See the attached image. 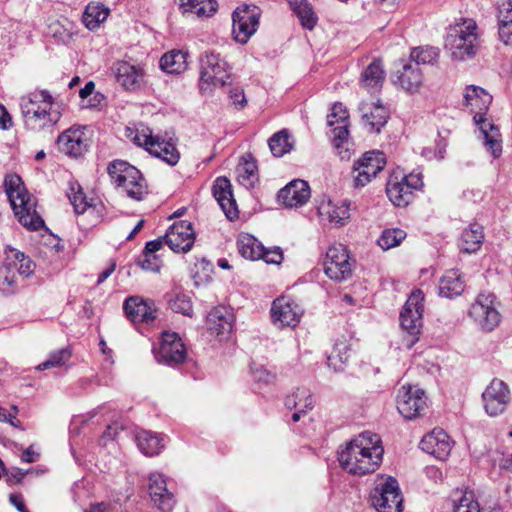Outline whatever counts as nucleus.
<instances>
[{
  "instance_id": "49",
  "label": "nucleus",
  "mask_w": 512,
  "mask_h": 512,
  "mask_svg": "<svg viewBox=\"0 0 512 512\" xmlns=\"http://www.w3.org/2000/svg\"><path fill=\"white\" fill-rule=\"evenodd\" d=\"M14 268L15 264L6 259L0 268V290L4 293H12L15 290L19 276L13 271Z\"/></svg>"
},
{
  "instance_id": "60",
  "label": "nucleus",
  "mask_w": 512,
  "mask_h": 512,
  "mask_svg": "<svg viewBox=\"0 0 512 512\" xmlns=\"http://www.w3.org/2000/svg\"><path fill=\"white\" fill-rule=\"evenodd\" d=\"M0 422H6L21 431L24 430L21 421L15 417V414H11L6 411L5 408L0 406Z\"/></svg>"
},
{
  "instance_id": "35",
  "label": "nucleus",
  "mask_w": 512,
  "mask_h": 512,
  "mask_svg": "<svg viewBox=\"0 0 512 512\" xmlns=\"http://www.w3.org/2000/svg\"><path fill=\"white\" fill-rule=\"evenodd\" d=\"M287 2L304 28L312 30L316 26L318 17L307 0H287Z\"/></svg>"
},
{
  "instance_id": "29",
  "label": "nucleus",
  "mask_w": 512,
  "mask_h": 512,
  "mask_svg": "<svg viewBox=\"0 0 512 512\" xmlns=\"http://www.w3.org/2000/svg\"><path fill=\"white\" fill-rule=\"evenodd\" d=\"M233 323L234 315L225 306L213 308L206 318L207 329L218 337L228 335L232 330Z\"/></svg>"
},
{
  "instance_id": "31",
  "label": "nucleus",
  "mask_w": 512,
  "mask_h": 512,
  "mask_svg": "<svg viewBox=\"0 0 512 512\" xmlns=\"http://www.w3.org/2000/svg\"><path fill=\"white\" fill-rule=\"evenodd\" d=\"M483 240V227L479 223L474 222L462 231L459 248L465 253H474L480 249Z\"/></svg>"
},
{
  "instance_id": "3",
  "label": "nucleus",
  "mask_w": 512,
  "mask_h": 512,
  "mask_svg": "<svg viewBox=\"0 0 512 512\" xmlns=\"http://www.w3.org/2000/svg\"><path fill=\"white\" fill-rule=\"evenodd\" d=\"M444 46L454 60L465 61L475 57L482 46V32L476 21L460 18L450 25Z\"/></svg>"
},
{
  "instance_id": "37",
  "label": "nucleus",
  "mask_w": 512,
  "mask_h": 512,
  "mask_svg": "<svg viewBox=\"0 0 512 512\" xmlns=\"http://www.w3.org/2000/svg\"><path fill=\"white\" fill-rule=\"evenodd\" d=\"M188 53L181 50H172L160 59V67L170 74H179L187 68Z\"/></svg>"
},
{
  "instance_id": "1",
  "label": "nucleus",
  "mask_w": 512,
  "mask_h": 512,
  "mask_svg": "<svg viewBox=\"0 0 512 512\" xmlns=\"http://www.w3.org/2000/svg\"><path fill=\"white\" fill-rule=\"evenodd\" d=\"M384 448L380 436L364 431L338 451L340 466L349 474L363 476L374 473L383 460Z\"/></svg>"
},
{
  "instance_id": "12",
  "label": "nucleus",
  "mask_w": 512,
  "mask_h": 512,
  "mask_svg": "<svg viewBox=\"0 0 512 512\" xmlns=\"http://www.w3.org/2000/svg\"><path fill=\"white\" fill-rule=\"evenodd\" d=\"M499 303L492 293H480L469 309V316L483 331H493L501 321Z\"/></svg>"
},
{
  "instance_id": "4",
  "label": "nucleus",
  "mask_w": 512,
  "mask_h": 512,
  "mask_svg": "<svg viewBox=\"0 0 512 512\" xmlns=\"http://www.w3.org/2000/svg\"><path fill=\"white\" fill-rule=\"evenodd\" d=\"M4 188L18 221L29 230L42 228L44 220L36 210V198L28 192L22 178L17 174L6 175Z\"/></svg>"
},
{
  "instance_id": "15",
  "label": "nucleus",
  "mask_w": 512,
  "mask_h": 512,
  "mask_svg": "<svg viewBox=\"0 0 512 512\" xmlns=\"http://www.w3.org/2000/svg\"><path fill=\"white\" fill-rule=\"evenodd\" d=\"M323 269L327 277L333 281L349 279L352 275V263L346 247L342 244L330 246L323 260Z\"/></svg>"
},
{
  "instance_id": "21",
  "label": "nucleus",
  "mask_w": 512,
  "mask_h": 512,
  "mask_svg": "<svg viewBox=\"0 0 512 512\" xmlns=\"http://www.w3.org/2000/svg\"><path fill=\"white\" fill-rule=\"evenodd\" d=\"M164 240L174 252L190 251L195 241V232L191 222L186 220L174 222L167 230Z\"/></svg>"
},
{
  "instance_id": "17",
  "label": "nucleus",
  "mask_w": 512,
  "mask_h": 512,
  "mask_svg": "<svg viewBox=\"0 0 512 512\" xmlns=\"http://www.w3.org/2000/svg\"><path fill=\"white\" fill-rule=\"evenodd\" d=\"M154 354L157 362L172 367L183 363L187 357L185 345L175 332H163Z\"/></svg>"
},
{
  "instance_id": "53",
  "label": "nucleus",
  "mask_w": 512,
  "mask_h": 512,
  "mask_svg": "<svg viewBox=\"0 0 512 512\" xmlns=\"http://www.w3.org/2000/svg\"><path fill=\"white\" fill-rule=\"evenodd\" d=\"M348 111L342 103H335L332 106L330 114L327 116V124L330 127L335 126L338 123H344L348 121Z\"/></svg>"
},
{
  "instance_id": "25",
  "label": "nucleus",
  "mask_w": 512,
  "mask_h": 512,
  "mask_svg": "<svg viewBox=\"0 0 512 512\" xmlns=\"http://www.w3.org/2000/svg\"><path fill=\"white\" fill-rule=\"evenodd\" d=\"M452 440L442 429H434L420 441V448L439 460H446L452 449Z\"/></svg>"
},
{
  "instance_id": "56",
  "label": "nucleus",
  "mask_w": 512,
  "mask_h": 512,
  "mask_svg": "<svg viewBox=\"0 0 512 512\" xmlns=\"http://www.w3.org/2000/svg\"><path fill=\"white\" fill-rule=\"evenodd\" d=\"M251 372H252V375H253V378L255 381L264 383V384L272 383L276 378V376L273 373L268 371L262 365L253 364L251 366Z\"/></svg>"
},
{
  "instance_id": "9",
  "label": "nucleus",
  "mask_w": 512,
  "mask_h": 512,
  "mask_svg": "<svg viewBox=\"0 0 512 512\" xmlns=\"http://www.w3.org/2000/svg\"><path fill=\"white\" fill-rule=\"evenodd\" d=\"M369 501L377 512H402L403 497L397 480L392 476H378Z\"/></svg>"
},
{
  "instance_id": "6",
  "label": "nucleus",
  "mask_w": 512,
  "mask_h": 512,
  "mask_svg": "<svg viewBox=\"0 0 512 512\" xmlns=\"http://www.w3.org/2000/svg\"><path fill=\"white\" fill-rule=\"evenodd\" d=\"M109 177L129 198L142 200L147 194V184L141 172L128 162L115 160L107 168Z\"/></svg>"
},
{
  "instance_id": "55",
  "label": "nucleus",
  "mask_w": 512,
  "mask_h": 512,
  "mask_svg": "<svg viewBox=\"0 0 512 512\" xmlns=\"http://www.w3.org/2000/svg\"><path fill=\"white\" fill-rule=\"evenodd\" d=\"M331 130L332 142L335 148H340L349 138L348 121L338 123Z\"/></svg>"
},
{
  "instance_id": "22",
  "label": "nucleus",
  "mask_w": 512,
  "mask_h": 512,
  "mask_svg": "<svg viewBox=\"0 0 512 512\" xmlns=\"http://www.w3.org/2000/svg\"><path fill=\"white\" fill-rule=\"evenodd\" d=\"M482 398L487 414L497 416L506 409L510 401V391L504 381L493 379L483 392Z\"/></svg>"
},
{
  "instance_id": "36",
  "label": "nucleus",
  "mask_w": 512,
  "mask_h": 512,
  "mask_svg": "<svg viewBox=\"0 0 512 512\" xmlns=\"http://www.w3.org/2000/svg\"><path fill=\"white\" fill-rule=\"evenodd\" d=\"M257 163L251 155L244 156L237 165L236 173L239 183L246 188L253 187L258 180Z\"/></svg>"
},
{
  "instance_id": "40",
  "label": "nucleus",
  "mask_w": 512,
  "mask_h": 512,
  "mask_svg": "<svg viewBox=\"0 0 512 512\" xmlns=\"http://www.w3.org/2000/svg\"><path fill=\"white\" fill-rule=\"evenodd\" d=\"M238 250L241 256L252 261L259 260L263 256L264 246L252 235L242 234L239 236Z\"/></svg>"
},
{
  "instance_id": "54",
  "label": "nucleus",
  "mask_w": 512,
  "mask_h": 512,
  "mask_svg": "<svg viewBox=\"0 0 512 512\" xmlns=\"http://www.w3.org/2000/svg\"><path fill=\"white\" fill-rule=\"evenodd\" d=\"M138 264L142 269L152 272H159L162 267V261L156 254L146 253L145 251L139 258Z\"/></svg>"
},
{
  "instance_id": "43",
  "label": "nucleus",
  "mask_w": 512,
  "mask_h": 512,
  "mask_svg": "<svg viewBox=\"0 0 512 512\" xmlns=\"http://www.w3.org/2000/svg\"><path fill=\"white\" fill-rule=\"evenodd\" d=\"M268 145L275 157H282L293 149V140L286 129L276 132L269 140Z\"/></svg>"
},
{
  "instance_id": "63",
  "label": "nucleus",
  "mask_w": 512,
  "mask_h": 512,
  "mask_svg": "<svg viewBox=\"0 0 512 512\" xmlns=\"http://www.w3.org/2000/svg\"><path fill=\"white\" fill-rule=\"evenodd\" d=\"M9 501L18 510V512H29L21 494H10Z\"/></svg>"
},
{
  "instance_id": "58",
  "label": "nucleus",
  "mask_w": 512,
  "mask_h": 512,
  "mask_svg": "<svg viewBox=\"0 0 512 512\" xmlns=\"http://www.w3.org/2000/svg\"><path fill=\"white\" fill-rule=\"evenodd\" d=\"M229 98L231 99L232 105L237 109L245 107L247 101L244 95V91L240 87H234L229 91Z\"/></svg>"
},
{
  "instance_id": "50",
  "label": "nucleus",
  "mask_w": 512,
  "mask_h": 512,
  "mask_svg": "<svg viewBox=\"0 0 512 512\" xmlns=\"http://www.w3.org/2000/svg\"><path fill=\"white\" fill-rule=\"evenodd\" d=\"M406 236V232L402 229L389 228L382 231L377 243L383 250H389L399 246Z\"/></svg>"
},
{
  "instance_id": "7",
  "label": "nucleus",
  "mask_w": 512,
  "mask_h": 512,
  "mask_svg": "<svg viewBox=\"0 0 512 512\" xmlns=\"http://www.w3.org/2000/svg\"><path fill=\"white\" fill-rule=\"evenodd\" d=\"M126 136L136 145L144 147L151 155L169 165L178 163L180 155L171 139L164 140L154 136L149 127L141 125L135 129L127 128Z\"/></svg>"
},
{
  "instance_id": "47",
  "label": "nucleus",
  "mask_w": 512,
  "mask_h": 512,
  "mask_svg": "<svg viewBox=\"0 0 512 512\" xmlns=\"http://www.w3.org/2000/svg\"><path fill=\"white\" fill-rule=\"evenodd\" d=\"M285 406L294 410L300 407L312 409L314 406L312 394L306 388H298L292 395L286 397Z\"/></svg>"
},
{
  "instance_id": "34",
  "label": "nucleus",
  "mask_w": 512,
  "mask_h": 512,
  "mask_svg": "<svg viewBox=\"0 0 512 512\" xmlns=\"http://www.w3.org/2000/svg\"><path fill=\"white\" fill-rule=\"evenodd\" d=\"M164 439L151 431L142 430L136 434L139 450L146 456L158 455L164 447Z\"/></svg>"
},
{
  "instance_id": "28",
  "label": "nucleus",
  "mask_w": 512,
  "mask_h": 512,
  "mask_svg": "<svg viewBox=\"0 0 512 512\" xmlns=\"http://www.w3.org/2000/svg\"><path fill=\"white\" fill-rule=\"evenodd\" d=\"M213 195L229 220L238 217L236 201L232 193V185L226 177L216 178L213 185Z\"/></svg>"
},
{
  "instance_id": "51",
  "label": "nucleus",
  "mask_w": 512,
  "mask_h": 512,
  "mask_svg": "<svg viewBox=\"0 0 512 512\" xmlns=\"http://www.w3.org/2000/svg\"><path fill=\"white\" fill-rule=\"evenodd\" d=\"M71 351L62 348L49 354L48 358L37 366L38 370H46L64 366L71 358Z\"/></svg>"
},
{
  "instance_id": "45",
  "label": "nucleus",
  "mask_w": 512,
  "mask_h": 512,
  "mask_svg": "<svg viewBox=\"0 0 512 512\" xmlns=\"http://www.w3.org/2000/svg\"><path fill=\"white\" fill-rule=\"evenodd\" d=\"M350 348L346 341H338L335 343L331 354L327 358V364L333 368L334 371H342L344 365L350 357Z\"/></svg>"
},
{
  "instance_id": "61",
  "label": "nucleus",
  "mask_w": 512,
  "mask_h": 512,
  "mask_svg": "<svg viewBox=\"0 0 512 512\" xmlns=\"http://www.w3.org/2000/svg\"><path fill=\"white\" fill-rule=\"evenodd\" d=\"M499 37L505 44L512 43V20L499 22Z\"/></svg>"
},
{
  "instance_id": "46",
  "label": "nucleus",
  "mask_w": 512,
  "mask_h": 512,
  "mask_svg": "<svg viewBox=\"0 0 512 512\" xmlns=\"http://www.w3.org/2000/svg\"><path fill=\"white\" fill-rule=\"evenodd\" d=\"M440 50L434 46H419L411 50L410 58L412 61L423 65H434L438 62Z\"/></svg>"
},
{
  "instance_id": "64",
  "label": "nucleus",
  "mask_w": 512,
  "mask_h": 512,
  "mask_svg": "<svg viewBox=\"0 0 512 512\" xmlns=\"http://www.w3.org/2000/svg\"><path fill=\"white\" fill-rule=\"evenodd\" d=\"M111 511V505L101 502L94 505H91L88 510H85V512H110Z\"/></svg>"
},
{
  "instance_id": "33",
  "label": "nucleus",
  "mask_w": 512,
  "mask_h": 512,
  "mask_svg": "<svg viewBox=\"0 0 512 512\" xmlns=\"http://www.w3.org/2000/svg\"><path fill=\"white\" fill-rule=\"evenodd\" d=\"M399 85L406 91H419L423 83L422 71L417 65L405 64L397 77Z\"/></svg>"
},
{
  "instance_id": "16",
  "label": "nucleus",
  "mask_w": 512,
  "mask_h": 512,
  "mask_svg": "<svg viewBox=\"0 0 512 512\" xmlns=\"http://www.w3.org/2000/svg\"><path fill=\"white\" fill-rule=\"evenodd\" d=\"M397 409L409 420L421 416L427 409L425 392L416 386H402L397 395Z\"/></svg>"
},
{
  "instance_id": "19",
  "label": "nucleus",
  "mask_w": 512,
  "mask_h": 512,
  "mask_svg": "<svg viewBox=\"0 0 512 512\" xmlns=\"http://www.w3.org/2000/svg\"><path fill=\"white\" fill-rule=\"evenodd\" d=\"M112 72L117 83L127 91H139L146 85V74L141 65L117 61L112 66Z\"/></svg>"
},
{
  "instance_id": "2",
  "label": "nucleus",
  "mask_w": 512,
  "mask_h": 512,
  "mask_svg": "<svg viewBox=\"0 0 512 512\" xmlns=\"http://www.w3.org/2000/svg\"><path fill=\"white\" fill-rule=\"evenodd\" d=\"M492 97L481 87H466L464 105L474 113L473 120L484 138V145L494 158L502 153V139L499 128L486 116Z\"/></svg>"
},
{
  "instance_id": "44",
  "label": "nucleus",
  "mask_w": 512,
  "mask_h": 512,
  "mask_svg": "<svg viewBox=\"0 0 512 512\" xmlns=\"http://www.w3.org/2000/svg\"><path fill=\"white\" fill-rule=\"evenodd\" d=\"M453 512H480V506L472 491H456L453 494Z\"/></svg>"
},
{
  "instance_id": "38",
  "label": "nucleus",
  "mask_w": 512,
  "mask_h": 512,
  "mask_svg": "<svg viewBox=\"0 0 512 512\" xmlns=\"http://www.w3.org/2000/svg\"><path fill=\"white\" fill-rule=\"evenodd\" d=\"M180 2L184 14H195L198 17H211L218 8L216 0H180Z\"/></svg>"
},
{
  "instance_id": "18",
  "label": "nucleus",
  "mask_w": 512,
  "mask_h": 512,
  "mask_svg": "<svg viewBox=\"0 0 512 512\" xmlns=\"http://www.w3.org/2000/svg\"><path fill=\"white\" fill-rule=\"evenodd\" d=\"M59 150L69 157L82 156L89 147L86 127L74 125L62 132L57 139Z\"/></svg>"
},
{
  "instance_id": "11",
  "label": "nucleus",
  "mask_w": 512,
  "mask_h": 512,
  "mask_svg": "<svg viewBox=\"0 0 512 512\" xmlns=\"http://www.w3.org/2000/svg\"><path fill=\"white\" fill-rule=\"evenodd\" d=\"M424 294L421 290L413 291L408 297L403 309L400 312V323L407 332L408 337L404 339L405 346L410 349L418 341V335L422 327Z\"/></svg>"
},
{
  "instance_id": "5",
  "label": "nucleus",
  "mask_w": 512,
  "mask_h": 512,
  "mask_svg": "<svg viewBox=\"0 0 512 512\" xmlns=\"http://www.w3.org/2000/svg\"><path fill=\"white\" fill-rule=\"evenodd\" d=\"M53 106L54 99L47 90L34 91L22 98L20 107L26 127L40 131L55 125L60 119V113Z\"/></svg>"
},
{
  "instance_id": "14",
  "label": "nucleus",
  "mask_w": 512,
  "mask_h": 512,
  "mask_svg": "<svg viewBox=\"0 0 512 512\" xmlns=\"http://www.w3.org/2000/svg\"><path fill=\"white\" fill-rule=\"evenodd\" d=\"M261 10L255 5L244 4L232 14V34L236 42L246 44L258 29Z\"/></svg>"
},
{
  "instance_id": "32",
  "label": "nucleus",
  "mask_w": 512,
  "mask_h": 512,
  "mask_svg": "<svg viewBox=\"0 0 512 512\" xmlns=\"http://www.w3.org/2000/svg\"><path fill=\"white\" fill-rule=\"evenodd\" d=\"M439 295L445 298H453L464 291V281L457 270L446 271L440 278L438 285Z\"/></svg>"
},
{
  "instance_id": "20",
  "label": "nucleus",
  "mask_w": 512,
  "mask_h": 512,
  "mask_svg": "<svg viewBox=\"0 0 512 512\" xmlns=\"http://www.w3.org/2000/svg\"><path fill=\"white\" fill-rule=\"evenodd\" d=\"M303 310L292 299L281 296L275 299L271 307V318L279 327H295L300 322Z\"/></svg>"
},
{
  "instance_id": "42",
  "label": "nucleus",
  "mask_w": 512,
  "mask_h": 512,
  "mask_svg": "<svg viewBox=\"0 0 512 512\" xmlns=\"http://www.w3.org/2000/svg\"><path fill=\"white\" fill-rule=\"evenodd\" d=\"M385 73L379 59L371 62L361 74V84L368 89L381 87Z\"/></svg>"
},
{
  "instance_id": "59",
  "label": "nucleus",
  "mask_w": 512,
  "mask_h": 512,
  "mask_svg": "<svg viewBox=\"0 0 512 512\" xmlns=\"http://www.w3.org/2000/svg\"><path fill=\"white\" fill-rule=\"evenodd\" d=\"M499 22L512 21V0H503L499 5Z\"/></svg>"
},
{
  "instance_id": "62",
  "label": "nucleus",
  "mask_w": 512,
  "mask_h": 512,
  "mask_svg": "<svg viewBox=\"0 0 512 512\" xmlns=\"http://www.w3.org/2000/svg\"><path fill=\"white\" fill-rule=\"evenodd\" d=\"M120 426L117 423L109 425L106 430L103 432L100 443L102 445H106L108 441H112L118 435Z\"/></svg>"
},
{
  "instance_id": "48",
  "label": "nucleus",
  "mask_w": 512,
  "mask_h": 512,
  "mask_svg": "<svg viewBox=\"0 0 512 512\" xmlns=\"http://www.w3.org/2000/svg\"><path fill=\"white\" fill-rule=\"evenodd\" d=\"M67 195L71 205L74 208V212L78 215L83 214L90 206V203L85 196L82 187L76 182H70Z\"/></svg>"
},
{
  "instance_id": "30",
  "label": "nucleus",
  "mask_w": 512,
  "mask_h": 512,
  "mask_svg": "<svg viewBox=\"0 0 512 512\" xmlns=\"http://www.w3.org/2000/svg\"><path fill=\"white\" fill-rule=\"evenodd\" d=\"M362 121L370 133H379L389 119L388 109L381 104H361Z\"/></svg>"
},
{
  "instance_id": "52",
  "label": "nucleus",
  "mask_w": 512,
  "mask_h": 512,
  "mask_svg": "<svg viewBox=\"0 0 512 512\" xmlns=\"http://www.w3.org/2000/svg\"><path fill=\"white\" fill-rule=\"evenodd\" d=\"M170 308L176 312L181 313L185 316H191L193 312L192 303L190 297L185 294H177L169 302Z\"/></svg>"
},
{
  "instance_id": "23",
  "label": "nucleus",
  "mask_w": 512,
  "mask_h": 512,
  "mask_svg": "<svg viewBox=\"0 0 512 512\" xmlns=\"http://www.w3.org/2000/svg\"><path fill=\"white\" fill-rule=\"evenodd\" d=\"M148 494L155 508L161 512H170L175 505V497L167 487L163 474L154 472L148 478Z\"/></svg>"
},
{
  "instance_id": "13",
  "label": "nucleus",
  "mask_w": 512,
  "mask_h": 512,
  "mask_svg": "<svg viewBox=\"0 0 512 512\" xmlns=\"http://www.w3.org/2000/svg\"><path fill=\"white\" fill-rule=\"evenodd\" d=\"M386 166V158L383 152L378 150L368 151L354 161L352 167L353 186L363 188L370 183Z\"/></svg>"
},
{
  "instance_id": "57",
  "label": "nucleus",
  "mask_w": 512,
  "mask_h": 512,
  "mask_svg": "<svg viewBox=\"0 0 512 512\" xmlns=\"http://www.w3.org/2000/svg\"><path fill=\"white\" fill-rule=\"evenodd\" d=\"M260 259H263L267 264H280L283 260V253L279 247L274 249L263 248V256Z\"/></svg>"
},
{
  "instance_id": "39",
  "label": "nucleus",
  "mask_w": 512,
  "mask_h": 512,
  "mask_svg": "<svg viewBox=\"0 0 512 512\" xmlns=\"http://www.w3.org/2000/svg\"><path fill=\"white\" fill-rule=\"evenodd\" d=\"M5 259L15 264L13 271L18 276L28 277L34 272L35 264L24 253L15 248L7 247L5 249Z\"/></svg>"
},
{
  "instance_id": "26",
  "label": "nucleus",
  "mask_w": 512,
  "mask_h": 512,
  "mask_svg": "<svg viewBox=\"0 0 512 512\" xmlns=\"http://www.w3.org/2000/svg\"><path fill=\"white\" fill-rule=\"evenodd\" d=\"M317 210L323 221L336 227L344 226L350 219V203L347 201L334 202L330 198H323Z\"/></svg>"
},
{
  "instance_id": "8",
  "label": "nucleus",
  "mask_w": 512,
  "mask_h": 512,
  "mask_svg": "<svg viewBox=\"0 0 512 512\" xmlns=\"http://www.w3.org/2000/svg\"><path fill=\"white\" fill-rule=\"evenodd\" d=\"M231 77V67L227 61L215 52H206L200 58L199 88L202 92H212L223 87Z\"/></svg>"
},
{
  "instance_id": "41",
  "label": "nucleus",
  "mask_w": 512,
  "mask_h": 512,
  "mask_svg": "<svg viewBox=\"0 0 512 512\" xmlns=\"http://www.w3.org/2000/svg\"><path fill=\"white\" fill-rule=\"evenodd\" d=\"M109 9L101 3H89L83 13V23L89 30H94L106 20Z\"/></svg>"
},
{
  "instance_id": "24",
  "label": "nucleus",
  "mask_w": 512,
  "mask_h": 512,
  "mask_svg": "<svg viewBox=\"0 0 512 512\" xmlns=\"http://www.w3.org/2000/svg\"><path fill=\"white\" fill-rule=\"evenodd\" d=\"M123 309L127 318L133 323L150 324L156 318L154 303L140 296L127 298L123 304Z\"/></svg>"
},
{
  "instance_id": "27",
  "label": "nucleus",
  "mask_w": 512,
  "mask_h": 512,
  "mask_svg": "<svg viewBox=\"0 0 512 512\" xmlns=\"http://www.w3.org/2000/svg\"><path fill=\"white\" fill-rule=\"evenodd\" d=\"M310 196L311 191L308 183L300 179L292 180L278 192L279 202L288 208L303 206Z\"/></svg>"
},
{
  "instance_id": "10",
  "label": "nucleus",
  "mask_w": 512,
  "mask_h": 512,
  "mask_svg": "<svg viewBox=\"0 0 512 512\" xmlns=\"http://www.w3.org/2000/svg\"><path fill=\"white\" fill-rule=\"evenodd\" d=\"M422 186L421 172L413 171L406 175L400 171H395L388 178L386 193L395 206L405 207L412 201L414 191L421 189Z\"/></svg>"
}]
</instances>
